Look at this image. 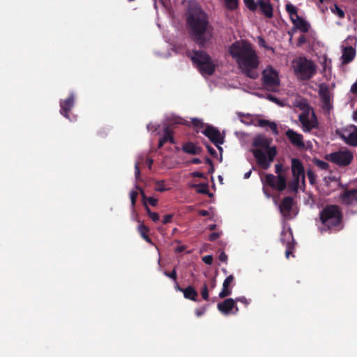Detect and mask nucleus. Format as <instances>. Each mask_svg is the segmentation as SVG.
I'll return each mask as SVG.
<instances>
[{
  "label": "nucleus",
  "instance_id": "ddd939ff",
  "mask_svg": "<svg viewBox=\"0 0 357 357\" xmlns=\"http://www.w3.org/2000/svg\"><path fill=\"white\" fill-rule=\"evenodd\" d=\"M217 307L220 312L225 315L231 313L236 314L238 311L236 301L233 298H227L224 301L219 303Z\"/></svg>",
  "mask_w": 357,
  "mask_h": 357
},
{
  "label": "nucleus",
  "instance_id": "c9c22d12",
  "mask_svg": "<svg viewBox=\"0 0 357 357\" xmlns=\"http://www.w3.org/2000/svg\"><path fill=\"white\" fill-rule=\"evenodd\" d=\"M286 11L288 13L289 16H292L294 15H298L296 7L292 5L291 3H287L286 5Z\"/></svg>",
  "mask_w": 357,
  "mask_h": 357
},
{
  "label": "nucleus",
  "instance_id": "b1692460",
  "mask_svg": "<svg viewBox=\"0 0 357 357\" xmlns=\"http://www.w3.org/2000/svg\"><path fill=\"white\" fill-rule=\"evenodd\" d=\"M293 24L303 33L308 32L310 29L309 23L299 15H296L295 20H293Z\"/></svg>",
  "mask_w": 357,
  "mask_h": 357
},
{
  "label": "nucleus",
  "instance_id": "20e7f679",
  "mask_svg": "<svg viewBox=\"0 0 357 357\" xmlns=\"http://www.w3.org/2000/svg\"><path fill=\"white\" fill-rule=\"evenodd\" d=\"M271 139L263 135L257 136L252 142V146L257 148L252 150V154L257 164L265 170L270 167L277 154L275 146H271Z\"/></svg>",
  "mask_w": 357,
  "mask_h": 357
},
{
  "label": "nucleus",
  "instance_id": "aec40b11",
  "mask_svg": "<svg viewBox=\"0 0 357 357\" xmlns=\"http://www.w3.org/2000/svg\"><path fill=\"white\" fill-rule=\"evenodd\" d=\"M258 6L260 12L267 18H271L273 16V8L269 0H259Z\"/></svg>",
  "mask_w": 357,
  "mask_h": 357
},
{
  "label": "nucleus",
  "instance_id": "f3484780",
  "mask_svg": "<svg viewBox=\"0 0 357 357\" xmlns=\"http://www.w3.org/2000/svg\"><path fill=\"white\" fill-rule=\"evenodd\" d=\"M340 199L343 204L354 205L357 204V188L344 190L340 195Z\"/></svg>",
  "mask_w": 357,
  "mask_h": 357
},
{
  "label": "nucleus",
  "instance_id": "9d476101",
  "mask_svg": "<svg viewBox=\"0 0 357 357\" xmlns=\"http://www.w3.org/2000/svg\"><path fill=\"white\" fill-rule=\"evenodd\" d=\"M352 153L349 150H340L326 155V159L340 167H346L353 160Z\"/></svg>",
  "mask_w": 357,
  "mask_h": 357
},
{
  "label": "nucleus",
  "instance_id": "f257e3e1",
  "mask_svg": "<svg viewBox=\"0 0 357 357\" xmlns=\"http://www.w3.org/2000/svg\"><path fill=\"white\" fill-rule=\"evenodd\" d=\"M186 24L192 40L200 47H204L213 38V27L208 14L195 3H190L186 11Z\"/></svg>",
  "mask_w": 357,
  "mask_h": 357
},
{
  "label": "nucleus",
  "instance_id": "473e14b6",
  "mask_svg": "<svg viewBox=\"0 0 357 357\" xmlns=\"http://www.w3.org/2000/svg\"><path fill=\"white\" fill-rule=\"evenodd\" d=\"M225 6L228 10H234L238 6V0H225Z\"/></svg>",
  "mask_w": 357,
  "mask_h": 357
},
{
  "label": "nucleus",
  "instance_id": "4468645a",
  "mask_svg": "<svg viewBox=\"0 0 357 357\" xmlns=\"http://www.w3.org/2000/svg\"><path fill=\"white\" fill-rule=\"evenodd\" d=\"M285 135L294 146L299 149L305 147L303 136L301 134L294 131L293 129H288L286 131Z\"/></svg>",
  "mask_w": 357,
  "mask_h": 357
},
{
  "label": "nucleus",
  "instance_id": "864d4df0",
  "mask_svg": "<svg viewBox=\"0 0 357 357\" xmlns=\"http://www.w3.org/2000/svg\"><path fill=\"white\" fill-rule=\"evenodd\" d=\"M158 202V200L156 198H154L153 197H149L147 203H149L150 205L153 206H157Z\"/></svg>",
  "mask_w": 357,
  "mask_h": 357
},
{
  "label": "nucleus",
  "instance_id": "58836bf2",
  "mask_svg": "<svg viewBox=\"0 0 357 357\" xmlns=\"http://www.w3.org/2000/svg\"><path fill=\"white\" fill-rule=\"evenodd\" d=\"M201 295L204 300H205V301L208 300V297H209L208 290L207 284L206 283L204 284V285L201 289Z\"/></svg>",
  "mask_w": 357,
  "mask_h": 357
},
{
  "label": "nucleus",
  "instance_id": "680f3d73",
  "mask_svg": "<svg viewBox=\"0 0 357 357\" xmlns=\"http://www.w3.org/2000/svg\"><path fill=\"white\" fill-rule=\"evenodd\" d=\"M266 185H264L263 184V192L265 194V195L269 198L271 197V193L269 192V191L268 190L267 188H266Z\"/></svg>",
  "mask_w": 357,
  "mask_h": 357
},
{
  "label": "nucleus",
  "instance_id": "052dcab7",
  "mask_svg": "<svg viewBox=\"0 0 357 357\" xmlns=\"http://www.w3.org/2000/svg\"><path fill=\"white\" fill-rule=\"evenodd\" d=\"M219 259L221 261H226L227 259V255L225 254V252H222L220 255H219Z\"/></svg>",
  "mask_w": 357,
  "mask_h": 357
},
{
  "label": "nucleus",
  "instance_id": "e2e57ef3",
  "mask_svg": "<svg viewBox=\"0 0 357 357\" xmlns=\"http://www.w3.org/2000/svg\"><path fill=\"white\" fill-rule=\"evenodd\" d=\"M199 215H200L201 216H208L209 215V213L206 210H200L199 211Z\"/></svg>",
  "mask_w": 357,
  "mask_h": 357
},
{
  "label": "nucleus",
  "instance_id": "4d7b16f0",
  "mask_svg": "<svg viewBox=\"0 0 357 357\" xmlns=\"http://www.w3.org/2000/svg\"><path fill=\"white\" fill-rule=\"evenodd\" d=\"M268 124H269V121H268V120L259 119L258 121V126L261 128H264V127L267 126Z\"/></svg>",
  "mask_w": 357,
  "mask_h": 357
},
{
  "label": "nucleus",
  "instance_id": "13d9d810",
  "mask_svg": "<svg viewBox=\"0 0 357 357\" xmlns=\"http://www.w3.org/2000/svg\"><path fill=\"white\" fill-rule=\"evenodd\" d=\"M135 178H136V179H139V176H140V170H139L138 164L135 165Z\"/></svg>",
  "mask_w": 357,
  "mask_h": 357
},
{
  "label": "nucleus",
  "instance_id": "4c0bfd02",
  "mask_svg": "<svg viewBox=\"0 0 357 357\" xmlns=\"http://www.w3.org/2000/svg\"><path fill=\"white\" fill-rule=\"evenodd\" d=\"M197 187V192L201 194H207L208 192V185L206 183H199L197 185H195Z\"/></svg>",
  "mask_w": 357,
  "mask_h": 357
},
{
  "label": "nucleus",
  "instance_id": "0eeeda50",
  "mask_svg": "<svg viewBox=\"0 0 357 357\" xmlns=\"http://www.w3.org/2000/svg\"><path fill=\"white\" fill-rule=\"evenodd\" d=\"M294 63L295 73L301 80H309L316 73L314 63L305 57H300Z\"/></svg>",
  "mask_w": 357,
  "mask_h": 357
},
{
  "label": "nucleus",
  "instance_id": "c03bdc74",
  "mask_svg": "<svg viewBox=\"0 0 357 357\" xmlns=\"http://www.w3.org/2000/svg\"><path fill=\"white\" fill-rule=\"evenodd\" d=\"M207 310V305L197 308L195 311L197 317H199L204 315Z\"/></svg>",
  "mask_w": 357,
  "mask_h": 357
},
{
  "label": "nucleus",
  "instance_id": "774afa93",
  "mask_svg": "<svg viewBox=\"0 0 357 357\" xmlns=\"http://www.w3.org/2000/svg\"><path fill=\"white\" fill-rule=\"evenodd\" d=\"M191 162L193 164H200L202 161L199 158H195L191 160Z\"/></svg>",
  "mask_w": 357,
  "mask_h": 357
},
{
  "label": "nucleus",
  "instance_id": "bb28decb",
  "mask_svg": "<svg viewBox=\"0 0 357 357\" xmlns=\"http://www.w3.org/2000/svg\"><path fill=\"white\" fill-rule=\"evenodd\" d=\"M164 135L162 139H165V142H169L172 144H174L176 143L174 137L173 136V130L170 126L165 127L163 130Z\"/></svg>",
  "mask_w": 357,
  "mask_h": 357
},
{
  "label": "nucleus",
  "instance_id": "39448f33",
  "mask_svg": "<svg viewBox=\"0 0 357 357\" xmlns=\"http://www.w3.org/2000/svg\"><path fill=\"white\" fill-rule=\"evenodd\" d=\"M298 107L302 110V113L298 116V120L302 124L303 130L310 132L313 128H318L319 123L316 114L307 102L306 100L300 102Z\"/></svg>",
  "mask_w": 357,
  "mask_h": 357
},
{
  "label": "nucleus",
  "instance_id": "a19ab883",
  "mask_svg": "<svg viewBox=\"0 0 357 357\" xmlns=\"http://www.w3.org/2000/svg\"><path fill=\"white\" fill-rule=\"evenodd\" d=\"M164 275L170 279L173 280L174 282L176 281L177 279V273L176 268H174L172 272L165 271Z\"/></svg>",
  "mask_w": 357,
  "mask_h": 357
},
{
  "label": "nucleus",
  "instance_id": "2f4dec72",
  "mask_svg": "<svg viewBox=\"0 0 357 357\" xmlns=\"http://www.w3.org/2000/svg\"><path fill=\"white\" fill-rule=\"evenodd\" d=\"M146 211L149 215V217L154 222H157L160 220L159 214L156 212H153L151 211L148 206H146Z\"/></svg>",
  "mask_w": 357,
  "mask_h": 357
},
{
  "label": "nucleus",
  "instance_id": "ea45409f",
  "mask_svg": "<svg viewBox=\"0 0 357 357\" xmlns=\"http://www.w3.org/2000/svg\"><path fill=\"white\" fill-rule=\"evenodd\" d=\"M137 196H138V192L137 191L132 190L130 192V193L131 205H132V207L133 208H135V204H136V202H137Z\"/></svg>",
  "mask_w": 357,
  "mask_h": 357
},
{
  "label": "nucleus",
  "instance_id": "6ab92c4d",
  "mask_svg": "<svg viewBox=\"0 0 357 357\" xmlns=\"http://www.w3.org/2000/svg\"><path fill=\"white\" fill-rule=\"evenodd\" d=\"M294 204V199L291 197H285L279 205L281 214L288 218L290 217V213Z\"/></svg>",
  "mask_w": 357,
  "mask_h": 357
},
{
  "label": "nucleus",
  "instance_id": "0e129e2a",
  "mask_svg": "<svg viewBox=\"0 0 357 357\" xmlns=\"http://www.w3.org/2000/svg\"><path fill=\"white\" fill-rule=\"evenodd\" d=\"M165 143H166L165 139H162V137H161L158 142V148L159 149L162 148Z\"/></svg>",
  "mask_w": 357,
  "mask_h": 357
},
{
  "label": "nucleus",
  "instance_id": "a211bd4d",
  "mask_svg": "<svg viewBox=\"0 0 357 357\" xmlns=\"http://www.w3.org/2000/svg\"><path fill=\"white\" fill-rule=\"evenodd\" d=\"M319 95L324 105V108L325 109L330 110L332 107L331 104V95L328 87L326 84H320Z\"/></svg>",
  "mask_w": 357,
  "mask_h": 357
},
{
  "label": "nucleus",
  "instance_id": "c756f323",
  "mask_svg": "<svg viewBox=\"0 0 357 357\" xmlns=\"http://www.w3.org/2000/svg\"><path fill=\"white\" fill-rule=\"evenodd\" d=\"M299 181L300 179L298 178H294V180L290 182L288 185L289 189L290 191L293 192H298V187H299Z\"/></svg>",
  "mask_w": 357,
  "mask_h": 357
},
{
  "label": "nucleus",
  "instance_id": "7c9ffc66",
  "mask_svg": "<svg viewBox=\"0 0 357 357\" xmlns=\"http://www.w3.org/2000/svg\"><path fill=\"white\" fill-rule=\"evenodd\" d=\"M246 7L252 12L256 11L258 7V3L255 0H243Z\"/></svg>",
  "mask_w": 357,
  "mask_h": 357
},
{
  "label": "nucleus",
  "instance_id": "4be33fe9",
  "mask_svg": "<svg viewBox=\"0 0 357 357\" xmlns=\"http://www.w3.org/2000/svg\"><path fill=\"white\" fill-rule=\"evenodd\" d=\"M356 56V50L351 46L343 49L342 61L343 64H347L351 62Z\"/></svg>",
  "mask_w": 357,
  "mask_h": 357
},
{
  "label": "nucleus",
  "instance_id": "1a4fd4ad",
  "mask_svg": "<svg viewBox=\"0 0 357 357\" xmlns=\"http://www.w3.org/2000/svg\"><path fill=\"white\" fill-rule=\"evenodd\" d=\"M264 86L269 91H277L280 86V79L278 72L272 67L266 68L262 73Z\"/></svg>",
  "mask_w": 357,
  "mask_h": 357
},
{
  "label": "nucleus",
  "instance_id": "338daca9",
  "mask_svg": "<svg viewBox=\"0 0 357 357\" xmlns=\"http://www.w3.org/2000/svg\"><path fill=\"white\" fill-rule=\"evenodd\" d=\"M185 250V246L181 245V246L176 248V251L177 252H183Z\"/></svg>",
  "mask_w": 357,
  "mask_h": 357
},
{
  "label": "nucleus",
  "instance_id": "79ce46f5",
  "mask_svg": "<svg viewBox=\"0 0 357 357\" xmlns=\"http://www.w3.org/2000/svg\"><path fill=\"white\" fill-rule=\"evenodd\" d=\"M136 188L140 191V194L142 195V203H143V205L144 206V208H146V206H148L147 205V201H148V199H149V197H146L144 190H142V188H141L139 186H136Z\"/></svg>",
  "mask_w": 357,
  "mask_h": 357
},
{
  "label": "nucleus",
  "instance_id": "412c9836",
  "mask_svg": "<svg viewBox=\"0 0 357 357\" xmlns=\"http://www.w3.org/2000/svg\"><path fill=\"white\" fill-rule=\"evenodd\" d=\"M234 278L232 275L227 276L223 282L222 289L219 294V297L221 298H225L231 294V289L230 284L233 282Z\"/></svg>",
  "mask_w": 357,
  "mask_h": 357
},
{
  "label": "nucleus",
  "instance_id": "f704fd0d",
  "mask_svg": "<svg viewBox=\"0 0 357 357\" xmlns=\"http://www.w3.org/2000/svg\"><path fill=\"white\" fill-rule=\"evenodd\" d=\"M169 125L167 126H170L173 129V127L177 124H183L184 120L180 117H173L169 119Z\"/></svg>",
  "mask_w": 357,
  "mask_h": 357
},
{
  "label": "nucleus",
  "instance_id": "de8ad7c7",
  "mask_svg": "<svg viewBox=\"0 0 357 357\" xmlns=\"http://www.w3.org/2000/svg\"><path fill=\"white\" fill-rule=\"evenodd\" d=\"M268 126L270 128V129L271 130L272 132L274 135H278L277 124L275 122L269 121V124H268Z\"/></svg>",
  "mask_w": 357,
  "mask_h": 357
},
{
  "label": "nucleus",
  "instance_id": "f8f14e48",
  "mask_svg": "<svg viewBox=\"0 0 357 357\" xmlns=\"http://www.w3.org/2000/svg\"><path fill=\"white\" fill-rule=\"evenodd\" d=\"M280 241L282 245L286 247L285 256L288 259L289 256L292 255L295 245L293 234L290 229L287 230L283 229L282 231Z\"/></svg>",
  "mask_w": 357,
  "mask_h": 357
},
{
  "label": "nucleus",
  "instance_id": "72a5a7b5",
  "mask_svg": "<svg viewBox=\"0 0 357 357\" xmlns=\"http://www.w3.org/2000/svg\"><path fill=\"white\" fill-rule=\"evenodd\" d=\"M313 163L320 169L326 170L328 168V164L324 160L317 158L313 160Z\"/></svg>",
  "mask_w": 357,
  "mask_h": 357
},
{
  "label": "nucleus",
  "instance_id": "5fc2aeb1",
  "mask_svg": "<svg viewBox=\"0 0 357 357\" xmlns=\"http://www.w3.org/2000/svg\"><path fill=\"white\" fill-rule=\"evenodd\" d=\"M307 43V39H306V37L304 36V35H301L298 39V43H297V45L298 46H301L303 44H305Z\"/></svg>",
  "mask_w": 357,
  "mask_h": 357
},
{
  "label": "nucleus",
  "instance_id": "3c124183",
  "mask_svg": "<svg viewBox=\"0 0 357 357\" xmlns=\"http://www.w3.org/2000/svg\"><path fill=\"white\" fill-rule=\"evenodd\" d=\"M220 236V233L218 232H213L211 233L208 236V240L211 242L215 241L216 239H218Z\"/></svg>",
  "mask_w": 357,
  "mask_h": 357
},
{
  "label": "nucleus",
  "instance_id": "9b49d317",
  "mask_svg": "<svg viewBox=\"0 0 357 357\" xmlns=\"http://www.w3.org/2000/svg\"><path fill=\"white\" fill-rule=\"evenodd\" d=\"M202 132L214 144L220 151H222L220 145L224 143V137L218 128L210 125H206L205 129Z\"/></svg>",
  "mask_w": 357,
  "mask_h": 357
},
{
  "label": "nucleus",
  "instance_id": "a878e982",
  "mask_svg": "<svg viewBox=\"0 0 357 357\" xmlns=\"http://www.w3.org/2000/svg\"><path fill=\"white\" fill-rule=\"evenodd\" d=\"M149 231H150V229L144 224L140 225L138 227V231H139L141 237L144 240H145L148 243L151 244V245H154V243L153 242L151 238L148 235V233L149 232Z\"/></svg>",
  "mask_w": 357,
  "mask_h": 357
},
{
  "label": "nucleus",
  "instance_id": "69168bd1",
  "mask_svg": "<svg viewBox=\"0 0 357 357\" xmlns=\"http://www.w3.org/2000/svg\"><path fill=\"white\" fill-rule=\"evenodd\" d=\"M176 284H175V289L178 291H181V292H183V289L185 288H182L179 286V284L176 282V281L175 282Z\"/></svg>",
  "mask_w": 357,
  "mask_h": 357
},
{
  "label": "nucleus",
  "instance_id": "603ef678",
  "mask_svg": "<svg viewBox=\"0 0 357 357\" xmlns=\"http://www.w3.org/2000/svg\"><path fill=\"white\" fill-rule=\"evenodd\" d=\"M172 218H173L172 214H167L163 217L162 223L164 225L167 224V223L172 222Z\"/></svg>",
  "mask_w": 357,
  "mask_h": 357
},
{
  "label": "nucleus",
  "instance_id": "e433bc0d",
  "mask_svg": "<svg viewBox=\"0 0 357 357\" xmlns=\"http://www.w3.org/2000/svg\"><path fill=\"white\" fill-rule=\"evenodd\" d=\"M307 176L310 183L311 185H314L316 183L317 176L311 169L307 170Z\"/></svg>",
  "mask_w": 357,
  "mask_h": 357
},
{
  "label": "nucleus",
  "instance_id": "37998d69",
  "mask_svg": "<svg viewBox=\"0 0 357 357\" xmlns=\"http://www.w3.org/2000/svg\"><path fill=\"white\" fill-rule=\"evenodd\" d=\"M258 42H259V46L263 47L266 50H272L273 52L274 51L273 47L266 45V40L262 37L258 38Z\"/></svg>",
  "mask_w": 357,
  "mask_h": 357
},
{
  "label": "nucleus",
  "instance_id": "49530a36",
  "mask_svg": "<svg viewBox=\"0 0 357 357\" xmlns=\"http://www.w3.org/2000/svg\"><path fill=\"white\" fill-rule=\"evenodd\" d=\"M156 188L155 190L158 192H165L167 190V189L164 186V181H158L155 183Z\"/></svg>",
  "mask_w": 357,
  "mask_h": 357
},
{
  "label": "nucleus",
  "instance_id": "09e8293b",
  "mask_svg": "<svg viewBox=\"0 0 357 357\" xmlns=\"http://www.w3.org/2000/svg\"><path fill=\"white\" fill-rule=\"evenodd\" d=\"M213 258L211 255H206L202 257V261L208 264L211 265L213 263Z\"/></svg>",
  "mask_w": 357,
  "mask_h": 357
},
{
  "label": "nucleus",
  "instance_id": "a18cd8bd",
  "mask_svg": "<svg viewBox=\"0 0 357 357\" xmlns=\"http://www.w3.org/2000/svg\"><path fill=\"white\" fill-rule=\"evenodd\" d=\"M192 123L195 127H196L197 128H202L205 126L204 123L201 120H199L198 119H192Z\"/></svg>",
  "mask_w": 357,
  "mask_h": 357
},
{
  "label": "nucleus",
  "instance_id": "423d86ee",
  "mask_svg": "<svg viewBox=\"0 0 357 357\" xmlns=\"http://www.w3.org/2000/svg\"><path fill=\"white\" fill-rule=\"evenodd\" d=\"M191 60L202 75H212L214 73L215 65L206 52L193 50Z\"/></svg>",
  "mask_w": 357,
  "mask_h": 357
},
{
  "label": "nucleus",
  "instance_id": "7ed1b4c3",
  "mask_svg": "<svg viewBox=\"0 0 357 357\" xmlns=\"http://www.w3.org/2000/svg\"><path fill=\"white\" fill-rule=\"evenodd\" d=\"M321 225L318 229L321 234L337 232L344 227L343 213L338 205L328 204L319 213Z\"/></svg>",
  "mask_w": 357,
  "mask_h": 357
},
{
  "label": "nucleus",
  "instance_id": "c85d7f7f",
  "mask_svg": "<svg viewBox=\"0 0 357 357\" xmlns=\"http://www.w3.org/2000/svg\"><path fill=\"white\" fill-rule=\"evenodd\" d=\"M331 10L333 14L337 15L341 19L344 18L345 16L344 10L337 4H334L333 7L331 8Z\"/></svg>",
  "mask_w": 357,
  "mask_h": 357
},
{
  "label": "nucleus",
  "instance_id": "393cba45",
  "mask_svg": "<svg viewBox=\"0 0 357 357\" xmlns=\"http://www.w3.org/2000/svg\"><path fill=\"white\" fill-rule=\"evenodd\" d=\"M183 296L185 298L191 300L193 301H197L198 298V293L196 291V289L192 287L188 286L186 288H185L183 291Z\"/></svg>",
  "mask_w": 357,
  "mask_h": 357
},
{
  "label": "nucleus",
  "instance_id": "5701e85b",
  "mask_svg": "<svg viewBox=\"0 0 357 357\" xmlns=\"http://www.w3.org/2000/svg\"><path fill=\"white\" fill-rule=\"evenodd\" d=\"M182 150L183 152L191 155H200L202 152V147L196 146L195 143L191 142L184 144Z\"/></svg>",
  "mask_w": 357,
  "mask_h": 357
},
{
  "label": "nucleus",
  "instance_id": "f03ea898",
  "mask_svg": "<svg viewBox=\"0 0 357 357\" xmlns=\"http://www.w3.org/2000/svg\"><path fill=\"white\" fill-rule=\"evenodd\" d=\"M229 53L243 75L253 79L258 77L257 69L259 65V59L250 43L245 40L235 41L230 45Z\"/></svg>",
  "mask_w": 357,
  "mask_h": 357
},
{
  "label": "nucleus",
  "instance_id": "6e6d98bb",
  "mask_svg": "<svg viewBox=\"0 0 357 357\" xmlns=\"http://www.w3.org/2000/svg\"><path fill=\"white\" fill-rule=\"evenodd\" d=\"M235 301L241 302V303L245 304V305H248L250 303L248 300L245 296L238 297L236 298Z\"/></svg>",
  "mask_w": 357,
  "mask_h": 357
},
{
  "label": "nucleus",
  "instance_id": "2eb2a0df",
  "mask_svg": "<svg viewBox=\"0 0 357 357\" xmlns=\"http://www.w3.org/2000/svg\"><path fill=\"white\" fill-rule=\"evenodd\" d=\"M291 172L294 178H301L302 183L305 185V169L301 161L298 158L291 160Z\"/></svg>",
  "mask_w": 357,
  "mask_h": 357
},
{
  "label": "nucleus",
  "instance_id": "bf43d9fd",
  "mask_svg": "<svg viewBox=\"0 0 357 357\" xmlns=\"http://www.w3.org/2000/svg\"><path fill=\"white\" fill-rule=\"evenodd\" d=\"M192 176L195 178H204V174L202 172H194L192 174Z\"/></svg>",
  "mask_w": 357,
  "mask_h": 357
},
{
  "label": "nucleus",
  "instance_id": "8fccbe9b",
  "mask_svg": "<svg viewBox=\"0 0 357 357\" xmlns=\"http://www.w3.org/2000/svg\"><path fill=\"white\" fill-rule=\"evenodd\" d=\"M206 147L211 155H212L213 157L217 156L216 151L211 146H210L208 144H206Z\"/></svg>",
  "mask_w": 357,
  "mask_h": 357
},
{
  "label": "nucleus",
  "instance_id": "dca6fc26",
  "mask_svg": "<svg viewBox=\"0 0 357 357\" xmlns=\"http://www.w3.org/2000/svg\"><path fill=\"white\" fill-rule=\"evenodd\" d=\"M75 105V96L71 93L65 100L60 101V113L66 119L69 118V112L71 111Z\"/></svg>",
  "mask_w": 357,
  "mask_h": 357
},
{
  "label": "nucleus",
  "instance_id": "cd10ccee",
  "mask_svg": "<svg viewBox=\"0 0 357 357\" xmlns=\"http://www.w3.org/2000/svg\"><path fill=\"white\" fill-rule=\"evenodd\" d=\"M345 142L349 145L357 146V128H356L354 132L349 133L348 137L345 139Z\"/></svg>",
  "mask_w": 357,
  "mask_h": 357
},
{
  "label": "nucleus",
  "instance_id": "6e6552de",
  "mask_svg": "<svg viewBox=\"0 0 357 357\" xmlns=\"http://www.w3.org/2000/svg\"><path fill=\"white\" fill-rule=\"evenodd\" d=\"M282 165L280 163L275 165V173L277 176L272 174H267L261 178L264 185H268L272 188L278 191H283L287 187V181L285 176L281 174Z\"/></svg>",
  "mask_w": 357,
  "mask_h": 357
}]
</instances>
